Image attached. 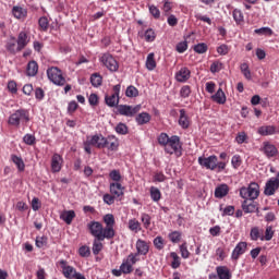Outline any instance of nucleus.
<instances>
[{"mask_svg":"<svg viewBox=\"0 0 279 279\" xmlns=\"http://www.w3.org/2000/svg\"><path fill=\"white\" fill-rule=\"evenodd\" d=\"M98 144V149H108V151H117L120 147V141L116 135H108L105 137L102 134L95 135Z\"/></svg>","mask_w":279,"mask_h":279,"instance_id":"nucleus-1","label":"nucleus"},{"mask_svg":"<svg viewBox=\"0 0 279 279\" xmlns=\"http://www.w3.org/2000/svg\"><path fill=\"white\" fill-rule=\"evenodd\" d=\"M29 121V111L27 109H17L9 117L8 123L12 128H20V125H27Z\"/></svg>","mask_w":279,"mask_h":279,"instance_id":"nucleus-2","label":"nucleus"},{"mask_svg":"<svg viewBox=\"0 0 279 279\" xmlns=\"http://www.w3.org/2000/svg\"><path fill=\"white\" fill-rule=\"evenodd\" d=\"M87 229H88L89 233L92 234V236H94L95 239L108 240V241L112 240L110 234L107 233L106 228H104V226L99 221H90L87 225Z\"/></svg>","mask_w":279,"mask_h":279,"instance_id":"nucleus-3","label":"nucleus"},{"mask_svg":"<svg viewBox=\"0 0 279 279\" xmlns=\"http://www.w3.org/2000/svg\"><path fill=\"white\" fill-rule=\"evenodd\" d=\"M260 195V186L256 182H251L247 187L242 186L240 189V197L242 199H250L251 202H254V199H257Z\"/></svg>","mask_w":279,"mask_h":279,"instance_id":"nucleus-4","label":"nucleus"},{"mask_svg":"<svg viewBox=\"0 0 279 279\" xmlns=\"http://www.w3.org/2000/svg\"><path fill=\"white\" fill-rule=\"evenodd\" d=\"M57 266L62 269V275L65 279H76V277L81 274L77 272V270L73 266H70L68 260L65 259H60L57 263Z\"/></svg>","mask_w":279,"mask_h":279,"instance_id":"nucleus-5","label":"nucleus"},{"mask_svg":"<svg viewBox=\"0 0 279 279\" xmlns=\"http://www.w3.org/2000/svg\"><path fill=\"white\" fill-rule=\"evenodd\" d=\"M49 80L56 85L62 86L65 84V78L62 75V71L57 66H51L47 70Z\"/></svg>","mask_w":279,"mask_h":279,"instance_id":"nucleus-6","label":"nucleus"},{"mask_svg":"<svg viewBox=\"0 0 279 279\" xmlns=\"http://www.w3.org/2000/svg\"><path fill=\"white\" fill-rule=\"evenodd\" d=\"M182 149V143L181 138L178 135H172L168 142V144L165 146V151L167 154H179Z\"/></svg>","mask_w":279,"mask_h":279,"instance_id":"nucleus-7","label":"nucleus"},{"mask_svg":"<svg viewBox=\"0 0 279 279\" xmlns=\"http://www.w3.org/2000/svg\"><path fill=\"white\" fill-rule=\"evenodd\" d=\"M138 258L134 253H131L126 259L123 260L120 269L123 271V275H131L133 272V266L136 265Z\"/></svg>","mask_w":279,"mask_h":279,"instance_id":"nucleus-8","label":"nucleus"},{"mask_svg":"<svg viewBox=\"0 0 279 279\" xmlns=\"http://www.w3.org/2000/svg\"><path fill=\"white\" fill-rule=\"evenodd\" d=\"M218 157L216 155H211L209 157L201 156L198 158V163L201 167L205 169H209L210 171H215L217 169Z\"/></svg>","mask_w":279,"mask_h":279,"instance_id":"nucleus-9","label":"nucleus"},{"mask_svg":"<svg viewBox=\"0 0 279 279\" xmlns=\"http://www.w3.org/2000/svg\"><path fill=\"white\" fill-rule=\"evenodd\" d=\"M120 90H121V85L118 84L116 86H113V94L110 95V96H106L105 100H106V104L109 108H116V106H118L119 104V95H120Z\"/></svg>","mask_w":279,"mask_h":279,"instance_id":"nucleus-10","label":"nucleus"},{"mask_svg":"<svg viewBox=\"0 0 279 279\" xmlns=\"http://www.w3.org/2000/svg\"><path fill=\"white\" fill-rule=\"evenodd\" d=\"M100 61L107 66L111 72H117L119 69L118 61L110 53H104Z\"/></svg>","mask_w":279,"mask_h":279,"instance_id":"nucleus-11","label":"nucleus"},{"mask_svg":"<svg viewBox=\"0 0 279 279\" xmlns=\"http://www.w3.org/2000/svg\"><path fill=\"white\" fill-rule=\"evenodd\" d=\"M104 222L106 223V228H105L106 232L109 234L111 240H113V238L116 236V230H114L116 220H114V216L112 214H107L106 216H104Z\"/></svg>","mask_w":279,"mask_h":279,"instance_id":"nucleus-12","label":"nucleus"},{"mask_svg":"<svg viewBox=\"0 0 279 279\" xmlns=\"http://www.w3.org/2000/svg\"><path fill=\"white\" fill-rule=\"evenodd\" d=\"M279 189L278 182L275 178H270L268 181H266V185L264 186V195L267 197H271L277 190Z\"/></svg>","mask_w":279,"mask_h":279,"instance_id":"nucleus-13","label":"nucleus"},{"mask_svg":"<svg viewBox=\"0 0 279 279\" xmlns=\"http://www.w3.org/2000/svg\"><path fill=\"white\" fill-rule=\"evenodd\" d=\"M136 253L134 254L135 258L138 256H147L149 253V243L145 240L138 239L136 242Z\"/></svg>","mask_w":279,"mask_h":279,"instance_id":"nucleus-14","label":"nucleus"},{"mask_svg":"<svg viewBox=\"0 0 279 279\" xmlns=\"http://www.w3.org/2000/svg\"><path fill=\"white\" fill-rule=\"evenodd\" d=\"M247 251V243L240 242L233 248V253H231V259L238 262L242 255H244Z\"/></svg>","mask_w":279,"mask_h":279,"instance_id":"nucleus-15","label":"nucleus"},{"mask_svg":"<svg viewBox=\"0 0 279 279\" xmlns=\"http://www.w3.org/2000/svg\"><path fill=\"white\" fill-rule=\"evenodd\" d=\"M16 44H17V50L22 51L31 41V36L27 32L22 31L20 32V34L17 35V39Z\"/></svg>","mask_w":279,"mask_h":279,"instance_id":"nucleus-16","label":"nucleus"},{"mask_svg":"<svg viewBox=\"0 0 279 279\" xmlns=\"http://www.w3.org/2000/svg\"><path fill=\"white\" fill-rule=\"evenodd\" d=\"M140 108L138 107H132L128 105H119L118 106V112L122 117H133L134 114H137Z\"/></svg>","mask_w":279,"mask_h":279,"instance_id":"nucleus-17","label":"nucleus"},{"mask_svg":"<svg viewBox=\"0 0 279 279\" xmlns=\"http://www.w3.org/2000/svg\"><path fill=\"white\" fill-rule=\"evenodd\" d=\"M63 158L59 154H54L51 158V171L52 173H59L62 169Z\"/></svg>","mask_w":279,"mask_h":279,"instance_id":"nucleus-18","label":"nucleus"},{"mask_svg":"<svg viewBox=\"0 0 279 279\" xmlns=\"http://www.w3.org/2000/svg\"><path fill=\"white\" fill-rule=\"evenodd\" d=\"M125 187L118 182L110 183V192L114 197H123Z\"/></svg>","mask_w":279,"mask_h":279,"instance_id":"nucleus-19","label":"nucleus"},{"mask_svg":"<svg viewBox=\"0 0 279 279\" xmlns=\"http://www.w3.org/2000/svg\"><path fill=\"white\" fill-rule=\"evenodd\" d=\"M92 147H97L98 149V137H96V135L87 136V141L84 142V149L86 154H92Z\"/></svg>","mask_w":279,"mask_h":279,"instance_id":"nucleus-20","label":"nucleus"},{"mask_svg":"<svg viewBox=\"0 0 279 279\" xmlns=\"http://www.w3.org/2000/svg\"><path fill=\"white\" fill-rule=\"evenodd\" d=\"M263 151L267 158H275V156L278 154V148L269 142H264Z\"/></svg>","mask_w":279,"mask_h":279,"instance_id":"nucleus-21","label":"nucleus"},{"mask_svg":"<svg viewBox=\"0 0 279 279\" xmlns=\"http://www.w3.org/2000/svg\"><path fill=\"white\" fill-rule=\"evenodd\" d=\"M229 191H230V189H229L228 184H226V183L220 184L215 190V197L217 199H222V197H227Z\"/></svg>","mask_w":279,"mask_h":279,"instance_id":"nucleus-22","label":"nucleus"},{"mask_svg":"<svg viewBox=\"0 0 279 279\" xmlns=\"http://www.w3.org/2000/svg\"><path fill=\"white\" fill-rule=\"evenodd\" d=\"M191 77V71L189 68L184 66L175 74L178 82L185 83Z\"/></svg>","mask_w":279,"mask_h":279,"instance_id":"nucleus-23","label":"nucleus"},{"mask_svg":"<svg viewBox=\"0 0 279 279\" xmlns=\"http://www.w3.org/2000/svg\"><path fill=\"white\" fill-rule=\"evenodd\" d=\"M257 134H259L260 136H272L274 134H276V126L274 125L259 126V129H257Z\"/></svg>","mask_w":279,"mask_h":279,"instance_id":"nucleus-24","label":"nucleus"},{"mask_svg":"<svg viewBox=\"0 0 279 279\" xmlns=\"http://www.w3.org/2000/svg\"><path fill=\"white\" fill-rule=\"evenodd\" d=\"M216 271L219 279H232V274L227 266H218Z\"/></svg>","mask_w":279,"mask_h":279,"instance_id":"nucleus-25","label":"nucleus"},{"mask_svg":"<svg viewBox=\"0 0 279 279\" xmlns=\"http://www.w3.org/2000/svg\"><path fill=\"white\" fill-rule=\"evenodd\" d=\"M76 214L74 210H64L61 215L60 218L62 221H64L68 226H71L73 220L75 219Z\"/></svg>","mask_w":279,"mask_h":279,"instance_id":"nucleus-26","label":"nucleus"},{"mask_svg":"<svg viewBox=\"0 0 279 279\" xmlns=\"http://www.w3.org/2000/svg\"><path fill=\"white\" fill-rule=\"evenodd\" d=\"M179 124L181 125V128H183V130H187L191 125V121H190V118L186 114L185 109L180 110Z\"/></svg>","mask_w":279,"mask_h":279,"instance_id":"nucleus-27","label":"nucleus"},{"mask_svg":"<svg viewBox=\"0 0 279 279\" xmlns=\"http://www.w3.org/2000/svg\"><path fill=\"white\" fill-rule=\"evenodd\" d=\"M242 210L246 214L255 213V210H258V207L254 202L250 203L248 199H244V202H242Z\"/></svg>","mask_w":279,"mask_h":279,"instance_id":"nucleus-28","label":"nucleus"},{"mask_svg":"<svg viewBox=\"0 0 279 279\" xmlns=\"http://www.w3.org/2000/svg\"><path fill=\"white\" fill-rule=\"evenodd\" d=\"M129 230L131 232H134V233L142 232V225H141V222L137 219H135V218L130 219L129 220Z\"/></svg>","mask_w":279,"mask_h":279,"instance_id":"nucleus-29","label":"nucleus"},{"mask_svg":"<svg viewBox=\"0 0 279 279\" xmlns=\"http://www.w3.org/2000/svg\"><path fill=\"white\" fill-rule=\"evenodd\" d=\"M106 239H94L93 242V253L95 256H98L99 253L104 250V242Z\"/></svg>","mask_w":279,"mask_h":279,"instance_id":"nucleus-30","label":"nucleus"},{"mask_svg":"<svg viewBox=\"0 0 279 279\" xmlns=\"http://www.w3.org/2000/svg\"><path fill=\"white\" fill-rule=\"evenodd\" d=\"M214 101L223 105L227 101V97L222 88H219L218 92L211 97Z\"/></svg>","mask_w":279,"mask_h":279,"instance_id":"nucleus-31","label":"nucleus"},{"mask_svg":"<svg viewBox=\"0 0 279 279\" xmlns=\"http://www.w3.org/2000/svg\"><path fill=\"white\" fill-rule=\"evenodd\" d=\"M151 117L147 112H142L136 117V123L138 125H146V123H149Z\"/></svg>","mask_w":279,"mask_h":279,"instance_id":"nucleus-32","label":"nucleus"},{"mask_svg":"<svg viewBox=\"0 0 279 279\" xmlns=\"http://www.w3.org/2000/svg\"><path fill=\"white\" fill-rule=\"evenodd\" d=\"M251 241L253 242H257L258 240L262 241L263 239V234H262V231L258 227H253L251 228Z\"/></svg>","mask_w":279,"mask_h":279,"instance_id":"nucleus-33","label":"nucleus"},{"mask_svg":"<svg viewBox=\"0 0 279 279\" xmlns=\"http://www.w3.org/2000/svg\"><path fill=\"white\" fill-rule=\"evenodd\" d=\"M12 13L17 20L25 19L27 16V11L21 7H14Z\"/></svg>","mask_w":279,"mask_h":279,"instance_id":"nucleus-34","label":"nucleus"},{"mask_svg":"<svg viewBox=\"0 0 279 279\" xmlns=\"http://www.w3.org/2000/svg\"><path fill=\"white\" fill-rule=\"evenodd\" d=\"M38 72V64L36 61H29L27 64L26 73L28 76H35Z\"/></svg>","mask_w":279,"mask_h":279,"instance_id":"nucleus-35","label":"nucleus"},{"mask_svg":"<svg viewBox=\"0 0 279 279\" xmlns=\"http://www.w3.org/2000/svg\"><path fill=\"white\" fill-rule=\"evenodd\" d=\"M170 257L172 258V262H171L172 269L174 270L179 269L181 267L180 256L177 254V252H171Z\"/></svg>","mask_w":279,"mask_h":279,"instance_id":"nucleus-36","label":"nucleus"},{"mask_svg":"<svg viewBox=\"0 0 279 279\" xmlns=\"http://www.w3.org/2000/svg\"><path fill=\"white\" fill-rule=\"evenodd\" d=\"M16 43V38L15 37H11L10 40L7 43V50L11 53H16L20 52L21 50H17V45Z\"/></svg>","mask_w":279,"mask_h":279,"instance_id":"nucleus-37","label":"nucleus"},{"mask_svg":"<svg viewBox=\"0 0 279 279\" xmlns=\"http://www.w3.org/2000/svg\"><path fill=\"white\" fill-rule=\"evenodd\" d=\"M274 235H275V231H274L272 226H266V232L262 236V242H264V241L270 242L272 240Z\"/></svg>","mask_w":279,"mask_h":279,"instance_id":"nucleus-38","label":"nucleus"},{"mask_svg":"<svg viewBox=\"0 0 279 279\" xmlns=\"http://www.w3.org/2000/svg\"><path fill=\"white\" fill-rule=\"evenodd\" d=\"M157 66L156 60H155V53L151 52L148 54L147 60H146V68L149 71L155 70V68Z\"/></svg>","mask_w":279,"mask_h":279,"instance_id":"nucleus-39","label":"nucleus"},{"mask_svg":"<svg viewBox=\"0 0 279 279\" xmlns=\"http://www.w3.org/2000/svg\"><path fill=\"white\" fill-rule=\"evenodd\" d=\"M141 220H142L144 229L149 230V228L151 226V217L148 214L143 213L141 216Z\"/></svg>","mask_w":279,"mask_h":279,"instance_id":"nucleus-40","label":"nucleus"},{"mask_svg":"<svg viewBox=\"0 0 279 279\" xmlns=\"http://www.w3.org/2000/svg\"><path fill=\"white\" fill-rule=\"evenodd\" d=\"M169 240L173 243V244H179L182 240V232L180 231H173L171 233H169Z\"/></svg>","mask_w":279,"mask_h":279,"instance_id":"nucleus-41","label":"nucleus"},{"mask_svg":"<svg viewBox=\"0 0 279 279\" xmlns=\"http://www.w3.org/2000/svg\"><path fill=\"white\" fill-rule=\"evenodd\" d=\"M233 21H235V24L238 25L244 22V15L241 10L239 9L233 10Z\"/></svg>","mask_w":279,"mask_h":279,"instance_id":"nucleus-42","label":"nucleus"},{"mask_svg":"<svg viewBox=\"0 0 279 279\" xmlns=\"http://www.w3.org/2000/svg\"><path fill=\"white\" fill-rule=\"evenodd\" d=\"M12 162H14V165H16L19 171H24L25 163L21 157L16 156V155H12Z\"/></svg>","mask_w":279,"mask_h":279,"instance_id":"nucleus-43","label":"nucleus"},{"mask_svg":"<svg viewBox=\"0 0 279 279\" xmlns=\"http://www.w3.org/2000/svg\"><path fill=\"white\" fill-rule=\"evenodd\" d=\"M150 196L154 202H159L161 199V192L158 187H150Z\"/></svg>","mask_w":279,"mask_h":279,"instance_id":"nucleus-44","label":"nucleus"},{"mask_svg":"<svg viewBox=\"0 0 279 279\" xmlns=\"http://www.w3.org/2000/svg\"><path fill=\"white\" fill-rule=\"evenodd\" d=\"M180 253L183 259H189L191 257V252L187 250L186 242L180 245Z\"/></svg>","mask_w":279,"mask_h":279,"instance_id":"nucleus-45","label":"nucleus"},{"mask_svg":"<svg viewBox=\"0 0 279 279\" xmlns=\"http://www.w3.org/2000/svg\"><path fill=\"white\" fill-rule=\"evenodd\" d=\"M116 132L117 134H121L122 136H125V134H129V128L126 124L120 122L117 126H116Z\"/></svg>","mask_w":279,"mask_h":279,"instance_id":"nucleus-46","label":"nucleus"},{"mask_svg":"<svg viewBox=\"0 0 279 279\" xmlns=\"http://www.w3.org/2000/svg\"><path fill=\"white\" fill-rule=\"evenodd\" d=\"M240 71H242V74H244V77H246V80L252 78V72H251L250 66H248L247 63H242L240 65Z\"/></svg>","mask_w":279,"mask_h":279,"instance_id":"nucleus-47","label":"nucleus"},{"mask_svg":"<svg viewBox=\"0 0 279 279\" xmlns=\"http://www.w3.org/2000/svg\"><path fill=\"white\" fill-rule=\"evenodd\" d=\"M93 86L98 87L102 84V76L98 73H94L90 77Z\"/></svg>","mask_w":279,"mask_h":279,"instance_id":"nucleus-48","label":"nucleus"},{"mask_svg":"<svg viewBox=\"0 0 279 279\" xmlns=\"http://www.w3.org/2000/svg\"><path fill=\"white\" fill-rule=\"evenodd\" d=\"M154 246L158 251H162L165 247V239L162 236H157L154 239Z\"/></svg>","mask_w":279,"mask_h":279,"instance_id":"nucleus-49","label":"nucleus"},{"mask_svg":"<svg viewBox=\"0 0 279 279\" xmlns=\"http://www.w3.org/2000/svg\"><path fill=\"white\" fill-rule=\"evenodd\" d=\"M78 253L82 258H88L90 256V248L87 245H83L80 247Z\"/></svg>","mask_w":279,"mask_h":279,"instance_id":"nucleus-50","label":"nucleus"},{"mask_svg":"<svg viewBox=\"0 0 279 279\" xmlns=\"http://www.w3.org/2000/svg\"><path fill=\"white\" fill-rule=\"evenodd\" d=\"M194 50H195V52L203 54V53L207 52L208 46L205 43H201V44L194 46Z\"/></svg>","mask_w":279,"mask_h":279,"instance_id":"nucleus-51","label":"nucleus"},{"mask_svg":"<svg viewBox=\"0 0 279 279\" xmlns=\"http://www.w3.org/2000/svg\"><path fill=\"white\" fill-rule=\"evenodd\" d=\"M24 144L25 145H35L36 144V137L33 134L27 133L24 137H23Z\"/></svg>","mask_w":279,"mask_h":279,"instance_id":"nucleus-52","label":"nucleus"},{"mask_svg":"<svg viewBox=\"0 0 279 279\" xmlns=\"http://www.w3.org/2000/svg\"><path fill=\"white\" fill-rule=\"evenodd\" d=\"M39 27L41 31L47 32L49 27V21L46 16H43L38 21Z\"/></svg>","mask_w":279,"mask_h":279,"instance_id":"nucleus-53","label":"nucleus"},{"mask_svg":"<svg viewBox=\"0 0 279 279\" xmlns=\"http://www.w3.org/2000/svg\"><path fill=\"white\" fill-rule=\"evenodd\" d=\"M171 137H169V135L167 133H161L158 137V143L160 145H162L163 147H166L169 143Z\"/></svg>","mask_w":279,"mask_h":279,"instance_id":"nucleus-54","label":"nucleus"},{"mask_svg":"<svg viewBox=\"0 0 279 279\" xmlns=\"http://www.w3.org/2000/svg\"><path fill=\"white\" fill-rule=\"evenodd\" d=\"M47 243H48V238L47 236H37L36 246L38 248H44L45 246H47Z\"/></svg>","mask_w":279,"mask_h":279,"instance_id":"nucleus-55","label":"nucleus"},{"mask_svg":"<svg viewBox=\"0 0 279 279\" xmlns=\"http://www.w3.org/2000/svg\"><path fill=\"white\" fill-rule=\"evenodd\" d=\"M231 165H232L233 169H239V167H241V165H242L241 156L240 155H234L231 158Z\"/></svg>","mask_w":279,"mask_h":279,"instance_id":"nucleus-56","label":"nucleus"},{"mask_svg":"<svg viewBox=\"0 0 279 279\" xmlns=\"http://www.w3.org/2000/svg\"><path fill=\"white\" fill-rule=\"evenodd\" d=\"M145 39L148 43H151L156 39V33L153 28H149L145 32Z\"/></svg>","mask_w":279,"mask_h":279,"instance_id":"nucleus-57","label":"nucleus"},{"mask_svg":"<svg viewBox=\"0 0 279 279\" xmlns=\"http://www.w3.org/2000/svg\"><path fill=\"white\" fill-rule=\"evenodd\" d=\"M255 34L271 36L274 34V31L270 27H262L255 29Z\"/></svg>","mask_w":279,"mask_h":279,"instance_id":"nucleus-58","label":"nucleus"},{"mask_svg":"<svg viewBox=\"0 0 279 279\" xmlns=\"http://www.w3.org/2000/svg\"><path fill=\"white\" fill-rule=\"evenodd\" d=\"M109 178H111V180H113V182H118L120 183V181L122 180L121 173L119 170H112L109 173Z\"/></svg>","mask_w":279,"mask_h":279,"instance_id":"nucleus-59","label":"nucleus"},{"mask_svg":"<svg viewBox=\"0 0 279 279\" xmlns=\"http://www.w3.org/2000/svg\"><path fill=\"white\" fill-rule=\"evenodd\" d=\"M246 141L247 135L245 132H240L238 136H235V143H238V145H243V143H246Z\"/></svg>","mask_w":279,"mask_h":279,"instance_id":"nucleus-60","label":"nucleus"},{"mask_svg":"<svg viewBox=\"0 0 279 279\" xmlns=\"http://www.w3.org/2000/svg\"><path fill=\"white\" fill-rule=\"evenodd\" d=\"M125 94H126L128 97H137L138 96V89L135 86L131 85V86L128 87Z\"/></svg>","mask_w":279,"mask_h":279,"instance_id":"nucleus-61","label":"nucleus"},{"mask_svg":"<svg viewBox=\"0 0 279 279\" xmlns=\"http://www.w3.org/2000/svg\"><path fill=\"white\" fill-rule=\"evenodd\" d=\"M222 68H223V64H222L221 62H219V61H216V62H214V63L211 64L210 71H211L213 73H217V72L221 71Z\"/></svg>","mask_w":279,"mask_h":279,"instance_id":"nucleus-62","label":"nucleus"},{"mask_svg":"<svg viewBox=\"0 0 279 279\" xmlns=\"http://www.w3.org/2000/svg\"><path fill=\"white\" fill-rule=\"evenodd\" d=\"M189 48V44L187 41H181L177 45V51L180 53H183L184 51H186Z\"/></svg>","mask_w":279,"mask_h":279,"instance_id":"nucleus-63","label":"nucleus"},{"mask_svg":"<svg viewBox=\"0 0 279 279\" xmlns=\"http://www.w3.org/2000/svg\"><path fill=\"white\" fill-rule=\"evenodd\" d=\"M78 108V104L75 101V100H72L70 104H69V107H68V112L70 114H74V112L77 110Z\"/></svg>","mask_w":279,"mask_h":279,"instance_id":"nucleus-64","label":"nucleus"}]
</instances>
